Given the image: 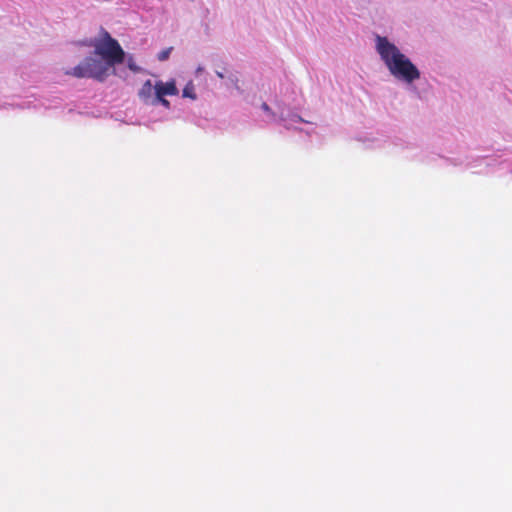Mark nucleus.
<instances>
[{"label": "nucleus", "mask_w": 512, "mask_h": 512, "mask_svg": "<svg viewBox=\"0 0 512 512\" xmlns=\"http://www.w3.org/2000/svg\"><path fill=\"white\" fill-rule=\"evenodd\" d=\"M183 96L184 97H190L192 99H195V95L191 94L188 87H185L183 90Z\"/></svg>", "instance_id": "obj_9"}, {"label": "nucleus", "mask_w": 512, "mask_h": 512, "mask_svg": "<svg viewBox=\"0 0 512 512\" xmlns=\"http://www.w3.org/2000/svg\"><path fill=\"white\" fill-rule=\"evenodd\" d=\"M127 66L128 68L133 71V72H139L140 71V67H138L133 59L132 56H130L127 60Z\"/></svg>", "instance_id": "obj_8"}, {"label": "nucleus", "mask_w": 512, "mask_h": 512, "mask_svg": "<svg viewBox=\"0 0 512 512\" xmlns=\"http://www.w3.org/2000/svg\"><path fill=\"white\" fill-rule=\"evenodd\" d=\"M172 51V47H169L167 49H164L162 50L159 54H158V60L159 61H165L169 58L170 56V53Z\"/></svg>", "instance_id": "obj_7"}, {"label": "nucleus", "mask_w": 512, "mask_h": 512, "mask_svg": "<svg viewBox=\"0 0 512 512\" xmlns=\"http://www.w3.org/2000/svg\"><path fill=\"white\" fill-rule=\"evenodd\" d=\"M159 103L162 104L165 108L170 107V102L165 98H153L150 102V104H152V105H156Z\"/></svg>", "instance_id": "obj_6"}, {"label": "nucleus", "mask_w": 512, "mask_h": 512, "mask_svg": "<svg viewBox=\"0 0 512 512\" xmlns=\"http://www.w3.org/2000/svg\"><path fill=\"white\" fill-rule=\"evenodd\" d=\"M86 45L94 47V55L100 56L110 66L121 64L125 60V52L118 41L103 30L100 39H95Z\"/></svg>", "instance_id": "obj_2"}, {"label": "nucleus", "mask_w": 512, "mask_h": 512, "mask_svg": "<svg viewBox=\"0 0 512 512\" xmlns=\"http://www.w3.org/2000/svg\"><path fill=\"white\" fill-rule=\"evenodd\" d=\"M376 50L381 60L396 79L413 83L420 78V71L398 47L386 37L376 36Z\"/></svg>", "instance_id": "obj_1"}, {"label": "nucleus", "mask_w": 512, "mask_h": 512, "mask_svg": "<svg viewBox=\"0 0 512 512\" xmlns=\"http://www.w3.org/2000/svg\"><path fill=\"white\" fill-rule=\"evenodd\" d=\"M111 68L113 66L103 59L86 57L75 67L65 70L64 74L75 78H92L102 82L108 77Z\"/></svg>", "instance_id": "obj_3"}, {"label": "nucleus", "mask_w": 512, "mask_h": 512, "mask_svg": "<svg viewBox=\"0 0 512 512\" xmlns=\"http://www.w3.org/2000/svg\"><path fill=\"white\" fill-rule=\"evenodd\" d=\"M154 98H165V96H174L178 94V89L174 81H157L154 85Z\"/></svg>", "instance_id": "obj_4"}, {"label": "nucleus", "mask_w": 512, "mask_h": 512, "mask_svg": "<svg viewBox=\"0 0 512 512\" xmlns=\"http://www.w3.org/2000/svg\"><path fill=\"white\" fill-rule=\"evenodd\" d=\"M217 76H218L219 78H221V79H222V78H224V75H223V73H221V72H217Z\"/></svg>", "instance_id": "obj_11"}, {"label": "nucleus", "mask_w": 512, "mask_h": 512, "mask_svg": "<svg viewBox=\"0 0 512 512\" xmlns=\"http://www.w3.org/2000/svg\"><path fill=\"white\" fill-rule=\"evenodd\" d=\"M154 93V86L152 85L151 80H147L142 85L141 89L139 90V97L142 99L145 103H150L152 100V94Z\"/></svg>", "instance_id": "obj_5"}, {"label": "nucleus", "mask_w": 512, "mask_h": 512, "mask_svg": "<svg viewBox=\"0 0 512 512\" xmlns=\"http://www.w3.org/2000/svg\"><path fill=\"white\" fill-rule=\"evenodd\" d=\"M262 108H263V110H265V111H268V110H269V106H268L266 103H263V104H262Z\"/></svg>", "instance_id": "obj_10"}]
</instances>
